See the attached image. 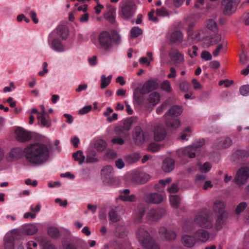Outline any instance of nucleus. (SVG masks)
<instances>
[{"label": "nucleus", "instance_id": "58", "mask_svg": "<svg viewBox=\"0 0 249 249\" xmlns=\"http://www.w3.org/2000/svg\"><path fill=\"white\" fill-rule=\"evenodd\" d=\"M156 14L158 16L165 17L168 16L169 13L165 7H162L156 10Z\"/></svg>", "mask_w": 249, "mask_h": 249}, {"label": "nucleus", "instance_id": "44", "mask_svg": "<svg viewBox=\"0 0 249 249\" xmlns=\"http://www.w3.org/2000/svg\"><path fill=\"white\" fill-rule=\"evenodd\" d=\"M39 244L43 249H55L51 242L46 238H41Z\"/></svg>", "mask_w": 249, "mask_h": 249}, {"label": "nucleus", "instance_id": "8", "mask_svg": "<svg viewBox=\"0 0 249 249\" xmlns=\"http://www.w3.org/2000/svg\"><path fill=\"white\" fill-rule=\"evenodd\" d=\"M158 233L162 239L169 242L175 241L177 237V234L175 231L164 226L160 227L159 229Z\"/></svg>", "mask_w": 249, "mask_h": 249}, {"label": "nucleus", "instance_id": "30", "mask_svg": "<svg viewBox=\"0 0 249 249\" xmlns=\"http://www.w3.org/2000/svg\"><path fill=\"white\" fill-rule=\"evenodd\" d=\"M41 107L42 109L40 113H38V115H37V119L42 125L49 127L50 126V123L45 118V115L47 114V113L45 111L44 107L42 106Z\"/></svg>", "mask_w": 249, "mask_h": 249}, {"label": "nucleus", "instance_id": "23", "mask_svg": "<svg viewBox=\"0 0 249 249\" xmlns=\"http://www.w3.org/2000/svg\"><path fill=\"white\" fill-rule=\"evenodd\" d=\"M183 39V34L178 30L173 32L170 35V40L173 43H181Z\"/></svg>", "mask_w": 249, "mask_h": 249}, {"label": "nucleus", "instance_id": "55", "mask_svg": "<svg viewBox=\"0 0 249 249\" xmlns=\"http://www.w3.org/2000/svg\"><path fill=\"white\" fill-rule=\"evenodd\" d=\"M161 88L167 92H170L172 90L171 84L168 80H165L162 82L161 84Z\"/></svg>", "mask_w": 249, "mask_h": 249}, {"label": "nucleus", "instance_id": "64", "mask_svg": "<svg viewBox=\"0 0 249 249\" xmlns=\"http://www.w3.org/2000/svg\"><path fill=\"white\" fill-rule=\"evenodd\" d=\"M201 57L202 59L206 61L211 60L212 59V56L211 54L207 51H203L202 52Z\"/></svg>", "mask_w": 249, "mask_h": 249}, {"label": "nucleus", "instance_id": "26", "mask_svg": "<svg viewBox=\"0 0 249 249\" xmlns=\"http://www.w3.org/2000/svg\"><path fill=\"white\" fill-rule=\"evenodd\" d=\"M56 34L63 39H66L69 35V32L67 28L64 26H59L55 31L52 32L51 36Z\"/></svg>", "mask_w": 249, "mask_h": 249}, {"label": "nucleus", "instance_id": "34", "mask_svg": "<svg viewBox=\"0 0 249 249\" xmlns=\"http://www.w3.org/2000/svg\"><path fill=\"white\" fill-rule=\"evenodd\" d=\"M118 209L115 208L111 209L108 212L109 219L113 222H116L121 220V216L118 214Z\"/></svg>", "mask_w": 249, "mask_h": 249}, {"label": "nucleus", "instance_id": "59", "mask_svg": "<svg viewBox=\"0 0 249 249\" xmlns=\"http://www.w3.org/2000/svg\"><path fill=\"white\" fill-rule=\"evenodd\" d=\"M160 149V146L156 143H150L148 147L147 150L152 152L158 151Z\"/></svg>", "mask_w": 249, "mask_h": 249}, {"label": "nucleus", "instance_id": "43", "mask_svg": "<svg viewBox=\"0 0 249 249\" xmlns=\"http://www.w3.org/2000/svg\"><path fill=\"white\" fill-rule=\"evenodd\" d=\"M170 202L174 208H178L179 206L180 198L177 195H171L169 197Z\"/></svg>", "mask_w": 249, "mask_h": 249}, {"label": "nucleus", "instance_id": "36", "mask_svg": "<svg viewBox=\"0 0 249 249\" xmlns=\"http://www.w3.org/2000/svg\"><path fill=\"white\" fill-rule=\"evenodd\" d=\"M227 213H222L218 214L215 223V227L217 230H220L222 225L224 223L225 219L227 217Z\"/></svg>", "mask_w": 249, "mask_h": 249}, {"label": "nucleus", "instance_id": "42", "mask_svg": "<svg viewBox=\"0 0 249 249\" xmlns=\"http://www.w3.org/2000/svg\"><path fill=\"white\" fill-rule=\"evenodd\" d=\"M94 147L98 151H103L107 147V143L103 140H97L95 142Z\"/></svg>", "mask_w": 249, "mask_h": 249}, {"label": "nucleus", "instance_id": "47", "mask_svg": "<svg viewBox=\"0 0 249 249\" xmlns=\"http://www.w3.org/2000/svg\"><path fill=\"white\" fill-rule=\"evenodd\" d=\"M48 233L53 238L57 239L59 237V231L57 228L50 227L48 230Z\"/></svg>", "mask_w": 249, "mask_h": 249}, {"label": "nucleus", "instance_id": "27", "mask_svg": "<svg viewBox=\"0 0 249 249\" xmlns=\"http://www.w3.org/2000/svg\"><path fill=\"white\" fill-rule=\"evenodd\" d=\"M182 112V109L181 107L175 105L170 108L169 110L165 114L164 116H177L180 115Z\"/></svg>", "mask_w": 249, "mask_h": 249}, {"label": "nucleus", "instance_id": "13", "mask_svg": "<svg viewBox=\"0 0 249 249\" xmlns=\"http://www.w3.org/2000/svg\"><path fill=\"white\" fill-rule=\"evenodd\" d=\"M16 138L19 142H24L31 140L32 136L30 132L21 127H18L15 130Z\"/></svg>", "mask_w": 249, "mask_h": 249}, {"label": "nucleus", "instance_id": "15", "mask_svg": "<svg viewBox=\"0 0 249 249\" xmlns=\"http://www.w3.org/2000/svg\"><path fill=\"white\" fill-rule=\"evenodd\" d=\"M169 55L171 60L177 64H182L184 62L183 54L176 49L171 50Z\"/></svg>", "mask_w": 249, "mask_h": 249}, {"label": "nucleus", "instance_id": "17", "mask_svg": "<svg viewBox=\"0 0 249 249\" xmlns=\"http://www.w3.org/2000/svg\"><path fill=\"white\" fill-rule=\"evenodd\" d=\"M130 191L129 189H126L121 191V194L119 196V198L124 202H134L137 201V196L135 195H129Z\"/></svg>", "mask_w": 249, "mask_h": 249}, {"label": "nucleus", "instance_id": "19", "mask_svg": "<svg viewBox=\"0 0 249 249\" xmlns=\"http://www.w3.org/2000/svg\"><path fill=\"white\" fill-rule=\"evenodd\" d=\"M145 200L149 203L159 204L162 201L163 197L160 194L155 193L147 195Z\"/></svg>", "mask_w": 249, "mask_h": 249}, {"label": "nucleus", "instance_id": "56", "mask_svg": "<svg viewBox=\"0 0 249 249\" xmlns=\"http://www.w3.org/2000/svg\"><path fill=\"white\" fill-rule=\"evenodd\" d=\"M235 154L238 156V158L240 159L246 158L249 156V153L245 150H238Z\"/></svg>", "mask_w": 249, "mask_h": 249}, {"label": "nucleus", "instance_id": "54", "mask_svg": "<svg viewBox=\"0 0 249 249\" xmlns=\"http://www.w3.org/2000/svg\"><path fill=\"white\" fill-rule=\"evenodd\" d=\"M207 27L214 32L217 30L216 23L213 19H209L207 20Z\"/></svg>", "mask_w": 249, "mask_h": 249}, {"label": "nucleus", "instance_id": "41", "mask_svg": "<svg viewBox=\"0 0 249 249\" xmlns=\"http://www.w3.org/2000/svg\"><path fill=\"white\" fill-rule=\"evenodd\" d=\"M72 156L74 160L78 161L80 164L83 163L85 160V157L81 150H78L73 153Z\"/></svg>", "mask_w": 249, "mask_h": 249}, {"label": "nucleus", "instance_id": "52", "mask_svg": "<svg viewBox=\"0 0 249 249\" xmlns=\"http://www.w3.org/2000/svg\"><path fill=\"white\" fill-rule=\"evenodd\" d=\"M145 212V209L142 206H140L138 207L137 216L136 220L139 222L141 220L142 218L144 215Z\"/></svg>", "mask_w": 249, "mask_h": 249}, {"label": "nucleus", "instance_id": "38", "mask_svg": "<svg viewBox=\"0 0 249 249\" xmlns=\"http://www.w3.org/2000/svg\"><path fill=\"white\" fill-rule=\"evenodd\" d=\"M160 100V96L159 93L157 92H153L149 94L148 101L149 103L152 104L153 106L158 104Z\"/></svg>", "mask_w": 249, "mask_h": 249}, {"label": "nucleus", "instance_id": "45", "mask_svg": "<svg viewBox=\"0 0 249 249\" xmlns=\"http://www.w3.org/2000/svg\"><path fill=\"white\" fill-rule=\"evenodd\" d=\"M206 36L204 30H202L195 33L192 38L195 41H198L204 39Z\"/></svg>", "mask_w": 249, "mask_h": 249}, {"label": "nucleus", "instance_id": "10", "mask_svg": "<svg viewBox=\"0 0 249 249\" xmlns=\"http://www.w3.org/2000/svg\"><path fill=\"white\" fill-rule=\"evenodd\" d=\"M133 138L136 144L141 145L148 139V135L140 126H137L134 130Z\"/></svg>", "mask_w": 249, "mask_h": 249}, {"label": "nucleus", "instance_id": "5", "mask_svg": "<svg viewBox=\"0 0 249 249\" xmlns=\"http://www.w3.org/2000/svg\"><path fill=\"white\" fill-rule=\"evenodd\" d=\"M98 42L99 48L106 52L110 51L113 48L111 35L107 31H103L99 34Z\"/></svg>", "mask_w": 249, "mask_h": 249}, {"label": "nucleus", "instance_id": "35", "mask_svg": "<svg viewBox=\"0 0 249 249\" xmlns=\"http://www.w3.org/2000/svg\"><path fill=\"white\" fill-rule=\"evenodd\" d=\"M141 156L138 153H134L125 156L124 158L126 162L129 163H134L138 161Z\"/></svg>", "mask_w": 249, "mask_h": 249}, {"label": "nucleus", "instance_id": "48", "mask_svg": "<svg viewBox=\"0 0 249 249\" xmlns=\"http://www.w3.org/2000/svg\"><path fill=\"white\" fill-rule=\"evenodd\" d=\"M142 30L139 27H133L130 31L131 37L132 38H136L142 34Z\"/></svg>", "mask_w": 249, "mask_h": 249}, {"label": "nucleus", "instance_id": "50", "mask_svg": "<svg viewBox=\"0 0 249 249\" xmlns=\"http://www.w3.org/2000/svg\"><path fill=\"white\" fill-rule=\"evenodd\" d=\"M113 173V168L112 166L107 165L104 167L101 171V174L105 178L107 176H109Z\"/></svg>", "mask_w": 249, "mask_h": 249}, {"label": "nucleus", "instance_id": "4", "mask_svg": "<svg viewBox=\"0 0 249 249\" xmlns=\"http://www.w3.org/2000/svg\"><path fill=\"white\" fill-rule=\"evenodd\" d=\"M204 143L203 140L200 141L199 144L195 143L192 145L187 146L183 148L179 149L177 151L178 156L180 158L188 157L193 158L196 156L199 148L202 146Z\"/></svg>", "mask_w": 249, "mask_h": 249}, {"label": "nucleus", "instance_id": "40", "mask_svg": "<svg viewBox=\"0 0 249 249\" xmlns=\"http://www.w3.org/2000/svg\"><path fill=\"white\" fill-rule=\"evenodd\" d=\"M227 48V43L223 42L222 43L218 44L216 49L213 52V55L214 57H217L219 55L220 52H225Z\"/></svg>", "mask_w": 249, "mask_h": 249}, {"label": "nucleus", "instance_id": "22", "mask_svg": "<svg viewBox=\"0 0 249 249\" xmlns=\"http://www.w3.org/2000/svg\"><path fill=\"white\" fill-rule=\"evenodd\" d=\"M181 242L185 247L191 248L195 245L196 239L195 236L183 235L181 238Z\"/></svg>", "mask_w": 249, "mask_h": 249}, {"label": "nucleus", "instance_id": "12", "mask_svg": "<svg viewBox=\"0 0 249 249\" xmlns=\"http://www.w3.org/2000/svg\"><path fill=\"white\" fill-rule=\"evenodd\" d=\"M165 213L164 209H150L147 214V218L150 221H156L161 218Z\"/></svg>", "mask_w": 249, "mask_h": 249}, {"label": "nucleus", "instance_id": "32", "mask_svg": "<svg viewBox=\"0 0 249 249\" xmlns=\"http://www.w3.org/2000/svg\"><path fill=\"white\" fill-rule=\"evenodd\" d=\"M142 246L144 249H160L159 243L153 237Z\"/></svg>", "mask_w": 249, "mask_h": 249}, {"label": "nucleus", "instance_id": "28", "mask_svg": "<svg viewBox=\"0 0 249 249\" xmlns=\"http://www.w3.org/2000/svg\"><path fill=\"white\" fill-rule=\"evenodd\" d=\"M149 175L144 173L135 174L133 175L132 180L136 183L143 184L147 181Z\"/></svg>", "mask_w": 249, "mask_h": 249}, {"label": "nucleus", "instance_id": "14", "mask_svg": "<svg viewBox=\"0 0 249 249\" xmlns=\"http://www.w3.org/2000/svg\"><path fill=\"white\" fill-rule=\"evenodd\" d=\"M19 234V231L18 230H14L12 231V236L6 235L4 238V249H14V239L16 235Z\"/></svg>", "mask_w": 249, "mask_h": 249}, {"label": "nucleus", "instance_id": "29", "mask_svg": "<svg viewBox=\"0 0 249 249\" xmlns=\"http://www.w3.org/2000/svg\"><path fill=\"white\" fill-rule=\"evenodd\" d=\"M231 140L229 137H225L218 140L216 142V146L218 148H227L231 144Z\"/></svg>", "mask_w": 249, "mask_h": 249}, {"label": "nucleus", "instance_id": "61", "mask_svg": "<svg viewBox=\"0 0 249 249\" xmlns=\"http://www.w3.org/2000/svg\"><path fill=\"white\" fill-rule=\"evenodd\" d=\"M198 50V48L196 46H193L192 48L189 49L188 51V54L190 56L193 58L194 57L196 56L197 55V51Z\"/></svg>", "mask_w": 249, "mask_h": 249}, {"label": "nucleus", "instance_id": "20", "mask_svg": "<svg viewBox=\"0 0 249 249\" xmlns=\"http://www.w3.org/2000/svg\"><path fill=\"white\" fill-rule=\"evenodd\" d=\"M196 240L200 241L202 242H207L209 237V232L203 229H199L197 230L194 234Z\"/></svg>", "mask_w": 249, "mask_h": 249}, {"label": "nucleus", "instance_id": "57", "mask_svg": "<svg viewBox=\"0 0 249 249\" xmlns=\"http://www.w3.org/2000/svg\"><path fill=\"white\" fill-rule=\"evenodd\" d=\"M133 124V121L131 119L126 120L124 121L123 125L122 127L128 132V131L131 128Z\"/></svg>", "mask_w": 249, "mask_h": 249}, {"label": "nucleus", "instance_id": "63", "mask_svg": "<svg viewBox=\"0 0 249 249\" xmlns=\"http://www.w3.org/2000/svg\"><path fill=\"white\" fill-rule=\"evenodd\" d=\"M240 92L243 96L249 95V85H244L240 87Z\"/></svg>", "mask_w": 249, "mask_h": 249}, {"label": "nucleus", "instance_id": "37", "mask_svg": "<svg viewBox=\"0 0 249 249\" xmlns=\"http://www.w3.org/2000/svg\"><path fill=\"white\" fill-rule=\"evenodd\" d=\"M114 234L119 237H124L126 235L125 228L122 225H118L115 229Z\"/></svg>", "mask_w": 249, "mask_h": 249}, {"label": "nucleus", "instance_id": "6", "mask_svg": "<svg viewBox=\"0 0 249 249\" xmlns=\"http://www.w3.org/2000/svg\"><path fill=\"white\" fill-rule=\"evenodd\" d=\"M249 178V168L243 167L238 169L234 178V182L238 185L245 184Z\"/></svg>", "mask_w": 249, "mask_h": 249}, {"label": "nucleus", "instance_id": "46", "mask_svg": "<svg viewBox=\"0 0 249 249\" xmlns=\"http://www.w3.org/2000/svg\"><path fill=\"white\" fill-rule=\"evenodd\" d=\"M111 37L113 42V45L114 43L116 45H119L121 43L122 38L121 35L116 31H113L112 32Z\"/></svg>", "mask_w": 249, "mask_h": 249}, {"label": "nucleus", "instance_id": "49", "mask_svg": "<svg viewBox=\"0 0 249 249\" xmlns=\"http://www.w3.org/2000/svg\"><path fill=\"white\" fill-rule=\"evenodd\" d=\"M115 134L122 137H125L128 135V132L124 130L122 126H118L116 127L115 129Z\"/></svg>", "mask_w": 249, "mask_h": 249}, {"label": "nucleus", "instance_id": "31", "mask_svg": "<svg viewBox=\"0 0 249 249\" xmlns=\"http://www.w3.org/2000/svg\"><path fill=\"white\" fill-rule=\"evenodd\" d=\"M166 124L168 127L173 129H175L179 126L180 124V122L178 119H177L166 118Z\"/></svg>", "mask_w": 249, "mask_h": 249}, {"label": "nucleus", "instance_id": "62", "mask_svg": "<svg viewBox=\"0 0 249 249\" xmlns=\"http://www.w3.org/2000/svg\"><path fill=\"white\" fill-rule=\"evenodd\" d=\"M179 87L181 91L186 92L189 90L190 84L188 82L184 81L180 83Z\"/></svg>", "mask_w": 249, "mask_h": 249}, {"label": "nucleus", "instance_id": "33", "mask_svg": "<svg viewBox=\"0 0 249 249\" xmlns=\"http://www.w3.org/2000/svg\"><path fill=\"white\" fill-rule=\"evenodd\" d=\"M115 8L111 7L104 15L105 18L111 23H114L115 21Z\"/></svg>", "mask_w": 249, "mask_h": 249}, {"label": "nucleus", "instance_id": "16", "mask_svg": "<svg viewBox=\"0 0 249 249\" xmlns=\"http://www.w3.org/2000/svg\"><path fill=\"white\" fill-rule=\"evenodd\" d=\"M154 139L156 141H162L166 136V130L164 126L158 125L155 127L154 130Z\"/></svg>", "mask_w": 249, "mask_h": 249}, {"label": "nucleus", "instance_id": "11", "mask_svg": "<svg viewBox=\"0 0 249 249\" xmlns=\"http://www.w3.org/2000/svg\"><path fill=\"white\" fill-rule=\"evenodd\" d=\"M136 235L142 246L152 238V236L144 227H139L136 231Z\"/></svg>", "mask_w": 249, "mask_h": 249}, {"label": "nucleus", "instance_id": "25", "mask_svg": "<svg viewBox=\"0 0 249 249\" xmlns=\"http://www.w3.org/2000/svg\"><path fill=\"white\" fill-rule=\"evenodd\" d=\"M38 231V228L35 224H28L22 228V233L26 235H33Z\"/></svg>", "mask_w": 249, "mask_h": 249}, {"label": "nucleus", "instance_id": "2", "mask_svg": "<svg viewBox=\"0 0 249 249\" xmlns=\"http://www.w3.org/2000/svg\"><path fill=\"white\" fill-rule=\"evenodd\" d=\"M195 223L202 227L211 228L213 226V221L210 213L206 210L200 211L196 216Z\"/></svg>", "mask_w": 249, "mask_h": 249}, {"label": "nucleus", "instance_id": "51", "mask_svg": "<svg viewBox=\"0 0 249 249\" xmlns=\"http://www.w3.org/2000/svg\"><path fill=\"white\" fill-rule=\"evenodd\" d=\"M111 78V75H109L107 77H106L105 75L101 76V87L102 89H105L110 84Z\"/></svg>", "mask_w": 249, "mask_h": 249}, {"label": "nucleus", "instance_id": "1", "mask_svg": "<svg viewBox=\"0 0 249 249\" xmlns=\"http://www.w3.org/2000/svg\"><path fill=\"white\" fill-rule=\"evenodd\" d=\"M23 154L29 162L39 165L48 160L50 153L49 146L40 142L30 144L24 149L20 147H16L10 151L11 157L16 159L20 158Z\"/></svg>", "mask_w": 249, "mask_h": 249}, {"label": "nucleus", "instance_id": "9", "mask_svg": "<svg viewBox=\"0 0 249 249\" xmlns=\"http://www.w3.org/2000/svg\"><path fill=\"white\" fill-rule=\"evenodd\" d=\"M121 15L125 19L133 17L135 13V5L131 1H125L121 7Z\"/></svg>", "mask_w": 249, "mask_h": 249}, {"label": "nucleus", "instance_id": "53", "mask_svg": "<svg viewBox=\"0 0 249 249\" xmlns=\"http://www.w3.org/2000/svg\"><path fill=\"white\" fill-rule=\"evenodd\" d=\"M198 166L200 171L203 173L208 172L212 168L211 164L208 162H206L203 164H199Z\"/></svg>", "mask_w": 249, "mask_h": 249}, {"label": "nucleus", "instance_id": "18", "mask_svg": "<svg viewBox=\"0 0 249 249\" xmlns=\"http://www.w3.org/2000/svg\"><path fill=\"white\" fill-rule=\"evenodd\" d=\"M225 203L222 200L216 199L213 202V210L214 213L217 214L227 213L225 211Z\"/></svg>", "mask_w": 249, "mask_h": 249}, {"label": "nucleus", "instance_id": "39", "mask_svg": "<svg viewBox=\"0 0 249 249\" xmlns=\"http://www.w3.org/2000/svg\"><path fill=\"white\" fill-rule=\"evenodd\" d=\"M98 161V158L96 157V153L93 150H90L87 155V158L85 162L87 163H94Z\"/></svg>", "mask_w": 249, "mask_h": 249}, {"label": "nucleus", "instance_id": "21", "mask_svg": "<svg viewBox=\"0 0 249 249\" xmlns=\"http://www.w3.org/2000/svg\"><path fill=\"white\" fill-rule=\"evenodd\" d=\"M175 167V160L170 158H166L163 161L162 169L165 172L172 171Z\"/></svg>", "mask_w": 249, "mask_h": 249}, {"label": "nucleus", "instance_id": "60", "mask_svg": "<svg viewBox=\"0 0 249 249\" xmlns=\"http://www.w3.org/2000/svg\"><path fill=\"white\" fill-rule=\"evenodd\" d=\"M247 206L248 205L245 202H242L239 203L235 209L236 213L239 214L245 210Z\"/></svg>", "mask_w": 249, "mask_h": 249}, {"label": "nucleus", "instance_id": "24", "mask_svg": "<svg viewBox=\"0 0 249 249\" xmlns=\"http://www.w3.org/2000/svg\"><path fill=\"white\" fill-rule=\"evenodd\" d=\"M50 47L55 51L62 52L64 51V47L58 38H53L50 44Z\"/></svg>", "mask_w": 249, "mask_h": 249}, {"label": "nucleus", "instance_id": "3", "mask_svg": "<svg viewBox=\"0 0 249 249\" xmlns=\"http://www.w3.org/2000/svg\"><path fill=\"white\" fill-rule=\"evenodd\" d=\"M158 86V84L155 80H148L146 81L141 89H136L133 92V96L136 101H138L141 96L139 94H145L149 93L150 92L156 90Z\"/></svg>", "mask_w": 249, "mask_h": 249}, {"label": "nucleus", "instance_id": "7", "mask_svg": "<svg viewBox=\"0 0 249 249\" xmlns=\"http://www.w3.org/2000/svg\"><path fill=\"white\" fill-rule=\"evenodd\" d=\"M240 0H223L222 6L224 14L228 16L233 14Z\"/></svg>", "mask_w": 249, "mask_h": 249}]
</instances>
